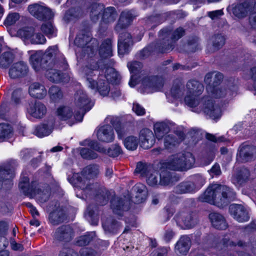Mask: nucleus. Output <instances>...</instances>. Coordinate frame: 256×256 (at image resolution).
<instances>
[{"label": "nucleus", "instance_id": "nucleus-1", "mask_svg": "<svg viewBox=\"0 0 256 256\" xmlns=\"http://www.w3.org/2000/svg\"><path fill=\"white\" fill-rule=\"evenodd\" d=\"M236 196V192L232 188L226 185L214 184L210 185L199 199L201 202L223 208L234 200Z\"/></svg>", "mask_w": 256, "mask_h": 256}, {"label": "nucleus", "instance_id": "nucleus-2", "mask_svg": "<svg viewBox=\"0 0 256 256\" xmlns=\"http://www.w3.org/2000/svg\"><path fill=\"white\" fill-rule=\"evenodd\" d=\"M73 184L75 187L79 188L84 192L88 194L90 191L95 195V200L98 204L104 206L108 202L110 196L114 195V192H110L103 186H100L97 184H86L84 178L78 174H74L72 178Z\"/></svg>", "mask_w": 256, "mask_h": 256}, {"label": "nucleus", "instance_id": "nucleus-3", "mask_svg": "<svg viewBox=\"0 0 256 256\" xmlns=\"http://www.w3.org/2000/svg\"><path fill=\"white\" fill-rule=\"evenodd\" d=\"M58 52L56 46H50L44 53L42 50L35 52L30 57L32 68L36 72L53 68Z\"/></svg>", "mask_w": 256, "mask_h": 256}, {"label": "nucleus", "instance_id": "nucleus-4", "mask_svg": "<svg viewBox=\"0 0 256 256\" xmlns=\"http://www.w3.org/2000/svg\"><path fill=\"white\" fill-rule=\"evenodd\" d=\"M195 162V158L192 153L172 155L164 162L162 168L173 170L183 171L192 166Z\"/></svg>", "mask_w": 256, "mask_h": 256}, {"label": "nucleus", "instance_id": "nucleus-5", "mask_svg": "<svg viewBox=\"0 0 256 256\" xmlns=\"http://www.w3.org/2000/svg\"><path fill=\"white\" fill-rule=\"evenodd\" d=\"M74 44L78 46L83 48V51L88 57L92 58L96 52L98 42V40L92 38L91 32L88 30H82L77 34Z\"/></svg>", "mask_w": 256, "mask_h": 256}, {"label": "nucleus", "instance_id": "nucleus-6", "mask_svg": "<svg viewBox=\"0 0 256 256\" xmlns=\"http://www.w3.org/2000/svg\"><path fill=\"white\" fill-rule=\"evenodd\" d=\"M74 103L76 107L79 109L74 115V118L77 122H81L84 114L89 111L93 106L88 96L82 90H78L74 94Z\"/></svg>", "mask_w": 256, "mask_h": 256}, {"label": "nucleus", "instance_id": "nucleus-7", "mask_svg": "<svg viewBox=\"0 0 256 256\" xmlns=\"http://www.w3.org/2000/svg\"><path fill=\"white\" fill-rule=\"evenodd\" d=\"M186 88L192 96H186L184 98V102L188 106L194 108L198 105L199 100L196 98L204 91V86L198 80H190L186 84Z\"/></svg>", "mask_w": 256, "mask_h": 256}, {"label": "nucleus", "instance_id": "nucleus-8", "mask_svg": "<svg viewBox=\"0 0 256 256\" xmlns=\"http://www.w3.org/2000/svg\"><path fill=\"white\" fill-rule=\"evenodd\" d=\"M170 31L167 28H164L160 32V39L156 43H152L155 53H164L172 50L174 48V43L170 38Z\"/></svg>", "mask_w": 256, "mask_h": 256}, {"label": "nucleus", "instance_id": "nucleus-9", "mask_svg": "<svg viewBox=\"0 0 256 256\" xmlns=\"http://www.w3.org/2000/svg\"><path fill=\"white\" fill-rule=\"evenodd\" d=\"M174 219L178 224L188 229L194 228L198 222L197 214L188 210L180 211L176 214Z\"/></svg>", "mask_w": 256, "mask_h": 256}, {"label": "nucleus", "instance_id": "nucleus-10", "mask_svg": "<svg viewBox=\"0 0 256 256\" xmlns=\"http://www.w3.org/2000/svg\"><path fill=\"white\" fill-rule=\"evenodd\" d=\"M28 10L32 16L40 20H50L54 16V13L50 8L39 4L30 5Z\"/></svg>", "mask_w": 256, "mask_h": 256}, {"label": "nucleus", "instance_id": "nucleus-11", "mask_svg": "<svg viewBox=\"0 0 256 256\" xmlns=\"http://www.w3.org/2000/svg\"><path fill=\"white\" fill-rule=\"evenodd\" d=\"M118 36V48L120 55L128 54L134 44L132 36L127 32H120Z\"/></svg>", "mask_w": 256, "mask_h": 256}, {"label": "nucleus", "instance_id": "nucleus-12", "mask_svg": "<svg viewBox=\"0 0 256 256\" xmlns=\"http://www.w3.org/2000/svg\"><path fill=\"white\" fill-rule=\"evenodd\" d=\"M203 102L204 112L213 120L218 119L222 116L220 108L214 105L213 100L210 96H204L202 99Z\"/></svg>", "mask_w": 256, "mask_h": 256}, {"label": "nucleus", "instance_id": "nucleus-13", "mask_svg": "<svg viewBox=\"0 0 256 256\" xmlns=\"http://www.w3.org/2000/svg\"><path fill=\"white\" fill-rule=\"evenodd\" d=\"M74 232L70 225H62L58 227L54 234V240L64 242H70L74 237Z\"/></svg>", "mask_w": 256, "mask_h": 256}, {"label": "nucleus", "instance_id": "nucleus-14", "mask_svg": "<svg viewBox=\"0 0 256 256\" xmlns=\"http://www.w3.org/2000/svg\"><path fill=\"white\" fill-rule=\"evenodd\" d=\"M110 207L114 214L121 216L129 210L130 204L128 200L114 196L110 200Z\"/></svg>", "mask_w": 256, "mask_h": 256}, {"label": "nucleus", "instance_id": "nucleus-15", "mask_svg": "<svg viewBox=\"0 0 256 256\" xmlns=\"http://www.w3.org/2000/svg\"><path fill=\"white\" fill-rule=\"evenodd\" d=\"M229 212L234 218L238 222H247L250 216L246 208L242 204H232L229 206Z\"/></svg>", "mask_w": 256, "mask_h": 256}, {"label": "nucleus", "instance_id": "nucleus-16", "mask_svg": "<svg viewBox=\"0 0 256 256\" xmlns=\"http://www.w3.org/2000/svg\"><path fill=\"white\" fill-rule=\"evenodd\" d=\"M29 181V178L28 176L21 178L18 186L25 196L32 197L39 194L40 190L36 188V182H32L30 184Z\"/></svg>", "mask_w": 256, "mask_h": 256}, {"label": "nucleus", "instance_id": "nucleus-17", "mask_svg": "<svg viewBox=\"0 0 256 256\" xmlns=\"http://www.w3.org/2000/svg\"><path fill=\"white\" fill-rule=\"evenodd\" d=\"M99 67V64L96 60L90 59L88 64L84 68V72L88 86L91 88H94L97 84V82L93 78V77L96 76L94 71L98 70Z\"/></svg>", "mask_w": 256, "mask_h": 256}, {"label": "nucleus", "instance_id": "nucleus-18", "mask_svg": "<svg viewBox=\"0 0 256 256\" xmlns=\"http://www.w3.org/2000/svg\"><path fill=\"white\" fill-rule=\"evenodd\" d=\"M168 169L162 168V164L160 174L159 185L168 186L172 185L179 180L180 178L174 172L168 170Z\"/></svg>", "mask_w": 256, "mask_h": 256}, {"label": "nucleus", "instance_id": "nucleus-19", "mask_svg": "<svg viewBox=\"0 0 256 256\" xmlns=\"http://www.w3.org/2000/svg\"><path fill=\"white\" fill-rule=\"evenodd\" d=\"M134 16L130 11L122 12L114 30L116 33H120L123 30L128 28L132 24Z\"/></svg>", "mask_w": 256, "mask_h": 256}, {"label": "nucleus", "instance_id": "nucleus-20", "mask_svg": "<svg viewBox=\"0 0 256 256\" xmlns=\"http://www.w3.org/2000/svg\"><path fill=\"white\" fill-rule=\"evenodd\" d=\"M28 72V68L24 62L14 63L9 70V76L12 78H22L26 76Z\"/></svg>", "mask_w": 256, "mask_h": 256}, {"label": "nucleus", "instance_id": "nucleus-21", "mask_svg": "<svg viewBox=\"0 0 256 256\" xmlns=\"http://www.w3.org/2000/svg\"><path fill=\"white\" fill-rule=\"evenodd\" d=\"M14 168L10 166H0V190L3 184H11L12 180L14 176Z\"/></svg>", "mask_w": 256, "mask_h": 256}, {"label": "nucleus", "instance_id": "nucleus-22", "mask_svg": "<svg viewBox=\"0 0 256 256\" xmlns=\"http://www.w3.org/2000/svg\"><path fill=\"white\" fill-rule=\"evenodd\" d=\"M140 138L141 140V146L145 149L150 148L155 143L154 136L152 132L148 128H143L140 131Z\"/></svg>", "mask_w": 256, "mask_h": 256}, {"label": "nucleus", "instance_id": "nucleus-23", "mask_svg": "<svg viewBox=\"0 0 256 256\" xmlns=\"http://www.w3.org/2000/svg\"><path fill=\"white\" fill-rule=\"evenodd\" d=\"M144 88H150L153 91L160 90L164 85L163 80L158 76H150L144 78L142 81Z\"/></svg>", "mask_w": 256, "mask_h": 256}, {"label": "nucleus", "instance_id": "nucleus-24", "mask_svg": "<svg viewBox=\"0 0 256 256\" xmlns=\"http://www.w3.org/2000/svg\"><path fill=\"white\" fill-rule=\"evenodd\" d=\"M97 138L100 141L105 142H110L114 138L112 128L110 125H104L97 131Z\"/></svg>", "mask_w": 256, "mask_h": 256}, {"label": "nucleus", "instance_id": "nucleus-25", "mask_svg": "<svg viewBox=\"0 0 256 256\" xmlns=\"http://www.w3.org/2000/svg\"><path fill=\"white\" fill-rule=\"evenodd\" d=\"M256 152V148L254 146L242 144L239 148L238 156L242 162H246L253 158L254 154Z\"/></svg>", "mask_w": 256, "mask_h": 256}, {"label": "nucleus", "instance_id": "nucleus-26", "mask_svg": "<svg viewBox=\"0 0 256 256\" xmlns=\"http://www.w3.org/2000/svg\"><path fill=\"white\" fill-rule=\"evenodd\" d=\"M28 112L32 116L40 118L46 114V108L41 102L35 101L29 104Z\"/></svg>", "mask_w": 256, "mask_h": 256}, {"label": "nucleus", "instance_id": "nucleus-27", "mask_svg": "<svg viewBox=\"0 0 256 256\" xmlns=\"http://www.w3.org/2000/svg\"><path fill=\"white\" fill-rule=\"evenodd\" d=\"M46 76L49 80L53 82H66L69 80L70 78L66 74H64L60 70L56 68L46 70Z\"/></svg>", "mask_w": 256, "mask_h": 256}, {"label": "nucleus", "instance_id": "nucleus-28", "mask_svg": "<svg viewBox=\"0 0 256 256\" xmlns=\"http://www.w3.org/2000/svg\"><path fill=\"white\" fill-rule=\"evenodd\" d=\"M191 245L190 237L184 235L182 236L175 245L174 250L177 254L186 256L188 253Z\"/></svg>", "mask_w": 256, "mask_h": 256}, {"label": "nucleus", "instance_id": "nucleus-29", "mask_svg": "<svg viewBox=\"0 0 256 256\" xmlns=\"http://www.w3.org/2000/svg\"><path fill=\"white\" fill-rule=\"evenodd\" d=\"M209 219L212 226L216 229L220 230H226L228 224L224 216L220 213L213 212L209 214Z\"/></svg>", "mask_w": 256, "mask_h": 256}, {"label": "nucleus", "instance_id": "nucleus-30", "mask_svg": "<svg viewBox=\"0 0 256 256\" xmlns=\"http://www.w3.org/2000/svg\"><path fill=\"white\" fill-rule=\"evenodd\" d=\"M118 16V12L114 6L104 8L100 22L102 24H110L115 21Z\"/></svg>", "mask_w": 256, "mask_h": 256}, {"label": "nucleus", "instance_id": "nucleus-31", "mask_svg": "<svg viewBox=\"0 0 256 256\" xmlns=\"http://www.w3.org/2000/svg\"><path fill=\"white\" fill-rule=\"evenodd\" d=\"M29 94L32 96L38 99L44 98L47 94L44 86L38 82H34L29 87Z\"/></svg>", "mask_w": 256, "mask_h": 256}, {"label": "nucleus", "instance_id": "nucleus-32", "mask_svg": "<svg viewBox=\"0 0 256 256\" xmlns=\"http://www.w3.org/2000/svg\"><path fill=\"white\" fill-rule=\"evenodd\" d=\"M224 78L223 74L220 72L214 71L208 72L205 76L204 81L207 86H218Z\"/></svg>", "mask_w": 256, "mask_h": 256}, {"label": "nucleus", "instance_id": "nucleus-33", "mask_svg": "<svg viewBox=\"0 0 256 256\" xmlns=\"http://www.w3.org/2000/svg\"><path fill=\"white\" fill-rule=\"evenodd\" d=\"M206 90L211 97L216 98H222L226 96H231L232 92L224 87H214L212 86H206Z\"/></svg>", "mask_w": 256, "mask_h": 256}, {"label": "nucleus", "instance_id": "nucleus-34", "mask_svg": "<svg viewBox=\"0 0 256 256\" xmlns=\"http://www.w3.org/2000/svg\"><path fill=\"white\" fill-rule=\"evenodd\" d=\"M104 8V5L102 3L93 2L89 7L90 20L94 22H96L101 18Z\"/></svg>", "mask_w": 256, "mask_h": 256}, {"label": "nucleus", "instance_id": "nucleus-35", "mask_svg": "<svg viewBox=\"0 0 256 256\" xmlns=\"http://www.w3.org/2000/svg\"><path fill=\"white\" fill-rule=\"evenodd\" d=\"M196 186L194 183L190 182H182L174 187L173 192L176 194H182L191 193L194 192Z\"/></svg>", "mask_w": 256, "mask_h": 256}, {"label": "nucleus", "instance_id": "nucleus-36", "mask_svg": "<svg viewBox=\"0 0 256 256\" xmlns=\"http://www.w3.org/2000/svg\"><path fill=\"white\" fill-rule=\"evenodd\" d=\"M250 176L249 170L246 168H242L234 176V182L236 184L242 186L250 180Z\"/></svg>", "mask_w": 256, "mask_h": 256}, {"label": "nucleus", "instance_id": "nucleus-37", "mask_svg": "<svg viewBox=\"0 0 256 256\" xmlns=\"http://www.w3.org/2000/svg\"><path fill=\"white\" fill-rule=\"evenodd\" d=\"M99 54L102 58H107L112 55V42L111 39L106 38L102 43L98 50Z\"/></svg>", "mask_w": 256, "mask_h": 256}, {"label": "nucleus", "instance_id": "nucleus-38", "mask_svg": "<svg viewBox=\"0 0 256 256\" xmlns=\"http://www.w3.org/2000/svg\"><path fill=\"white\" fill-rule=\"evenodd\" d=\"M83 16V12L80 7L72 8L65 12L63 17V20L68 23L71 20L78 18Z\"/></svg>", "mask_w": 256, "mask_h": 256}, {"label": "nucleus", "instance_id": "nucleus-39", "mask_svg": "<svg viewBox=\"0 0 256 256\" xmlns=\"http://www.w3.org/2000/svg\"><path fill=\"white\" fill-rule=\"evenodd\" d=\"M66 218V214L62 209H56L51 212L49 215V220L53 225H58L62 223Z\"/></svg>", "mask_w": 256, "mask_h": 256}, {"label": "nucleus", "instance_id": "nucleus-40", "mask_svg": "<svg viewBox=\"0 0 256 256\" xmlns=\"http://www.w3.org/2000/svg\"><path fill=\"white\" fill-rule=\"evenodd\" d=\"M15 58L14 54L11 51H6L0 55V68H8L13 62Z\"/></svg>", "mask_w": 256, "mask_h": 256}, {"label": "nucleus", "instance_id": "nucleus-41", "mask_svg": "<svg viewBox=\"0 0 256 256\" xmlns=\"http://www.w3.org/2000/svg\"><path fill=\"white\" fill-rule=\"evenodd\" d=\"M250 5L247 2H244L236 4L233 8L234 14L238 18H243L246 16L248 10L249 11Z\"/></svg>", "mask_w": 256, "mask_h": 256}, {"label": "nucleus", "instance_id": "nucleus-42", "mask_svg": "<svg viewBox=\"0 0 256 256\" xmlns=\"http://www.w3.org/2000/svg\"><path fill=\"white\" fill-rule=\"evenodd\" d=\"M170 130L169 126L165 122H157L154 125V132L156 137L162 139Z\"/></svg>", "mask_w": 256, "mask_h": 256}, {"label": "nucleus", "instance_id": "nucleus-43", "mask_svg": "<svg viewBox=\"0 0 256 256\" xmlns=\"http://www.w3.org/2000/svg\"><path fill=\"white\" fill-rule=\"evenodd\" d=\"M99 170L96 164H90L85 167L82 172L81 174L86 179L93 178L98 174Z\"/></svg>", "mask_w": 256, "mask_h": 256}, {"label": "nucleus", "instance_id": "nucleus-44", "mask_svg": "<svg viewBox=\"0 0 256 256\" xmlns=\"http://www.w3.org/2000/svg\"><path fill=\"white\" fill-rule=\"evenodd\" d=\"M96 236L94 232H88L86 234L80 236L76 239V244L80 246L88 245Z\"/></svg>", "mask_w": 256, "mask_h": 256}, {"label": "nucleus", "instance_id": "nucleus-45", "mask_svg": "<svg viewBox=\"0 0 256 256\" xmlns=\"http://www.w3.org/2000/svg\"><path fill=\"white\" fill-rule=\"evenodd\" d=\"M132 190L136 192V202H142L146 199V186L142 184H136L132 188Z\"/></svg>", "mask_w": 256, "mask_h": 256}, {"label": "nucleus", "instance_id": "nucleus-46", "mask_svg": "<svg viewBox=\"0 0 256 256\" xmlns=\"http://www.w3.org/2000/svg\"><path fill=\"white\" fill-rule=\"evenodd\" d=\"M211 42L212 46V51L214 52L221 48L225 44L226 39L221 34H216L212 36Z\"/></svg>", "mask_w": 256, "mask_h": 256}, {"label": "nucleus", "instance_id": "nucleus-47", "mask_svg": "<svg viewBox=\"0 0 256 256\" xmlns=\"http://www.w3.org/2000/svg\"><path fill=\"white\" fill-rule=\"evenodd\" d=\"M57 116L63 120H66L74 116L72 110L70 108L66 106H60L56 110Z\"/></svg>", "mask_w": 256, "mask_h": 256}, {"label": "nucleus", "instance_id": "nucleus-48", "mask_svg": "<svg viewBox=\"0 0 256 256\" xmlns=\"http://www.w3.org/2000/svg\"><path fill=\"white\" fill-rule=\"evenodd\" d=\"M52 130V128L47 124H42L36 127L34 134L38 137L42 138L49 135Z\"/></svg>", "mask_w": 256, "mask_h": 256}, {"label": "nucleus", "instance_id": "nucleus-49", "mask_svg": "<svg viewBox=\"0 0 256 256\" xmlns=\"http://www.w3.org/2000/svg\"><path fill=\"white\" fill-rule=\"evenodd\" d=\"M120 226V222L114 220L102 224V227L106 232L113 234L116 233Z\"/></svg>", "mask_w": 256, "mask_h": 256}, {"label": "nucleus", "instance_id": "nucleus-50", "mask_svg": "<svg viewBox=\"0 0 256 256\" xmlns=\"http://www.w3.org/2000/svg\"><path fill=\"white\" fill-rule=\"evenodd\" d=\"M13 136V128L11 125L6 123L0 124V138H9Z\"/></svg>", "mask_w": 256, "mask_h": 256}, {"label": "nucleus", "instance_id": "nucleus-51", "mask_svg": "<svg viewBox=\"0 0 256 256\" xmlns=\"http://www.w3.org/2000/svg\"><path fill=\"white\" fill-rule=\"evenodd\" d=\"M164 21V19L160 14L150 16L146 20V28L148 29L154 28Z\"/></svg>", "mask_w": 256, "mask_h": 256}, {"label": "nucleus", "instance_id": "nucleus-52", "mask_svg": "<svg viewBox=\"0 0 256 256\" xmlns=\"http://www.w3.org/2000/svg\"><path fill=\"white\" fill-rule=\"evenodd\" d=\"M50 100L54 102H58L63 97V92L60 88L56 86H52L48 90Z\"/></svg>", "mask_w": 256, "mask_h": 256}, {"label": "nucleus", "instance_id": "nucleus-53", "mask_svg": "<svg viewBox=\"0 0 256 256\" xmlns=\"http://www.w3.org/2000/svg\"><path fill=\"white\" fill-rule=\"evenodd\" d=\"M68 65L64 56L58 52L57 58L54 62L53 68H58L60 71L66 70L68 68Z\"/></svg>", "mask_w": 256, "mask_h": 256}, {"label": "nucleus", "instance_id": "nucleus-54", "mask_svg": "<svg viewBox=\"0 0 256 256\" xmlns=\"http://www.w3.org/2000/svg\"><path fill=\"white\" fill-rule=\"evenodd\" d=\"M34 30L32 27H25L18 31V34L24 40L31 41V38L34 33Z\"/></svg>", "mask_w": 256, "mask_h": 256}, {"label": "nucleus", "instance_id": "nucleus-55", "mask_svg": "<svg viewBox=\"0 0 256 256\" xmlns=\"http://www.w3.org/2000/svg\"><path fill=\"white\" fill-rule=\"evenodd\" d=\"M138 140L134 136H128L124 141L125 147L129 150H136L138 144Z\"/></svg>", "mask_w": 256, "mask_h": 256}, {"label": "nucleus", "instance_id": "nucleus-56", "mask_svg": "<svg viewBox=\"0 0 256 256\" xmlns=\"http://www.w3.org/2000/svg\"><path fill=\"white\" fill-rule=\"evenodd\" d=\"M198 38L196 36L190 37L187 43L184 45L186 50L188 52H194L198 50Z\"/></svg>", "mask_w": 256, "mask_h": 256}, {"label": "nucleus", "instance_id": "nucleus-57", "mask_svg": "<svg viewBox=\"0 0 256 256\" xmlns=\"http://www.w3.org/2000/svg\"><path fill=\"white\" fill-rule=\"evenodd\" d=\"M41 30L49 38L56 36V30L50 22L42 24L41 26Z\"/></svg>", "mask_w": 256, "mask_h": 256}, {"label": "nucleus", "instance_id": "nucleus-58", "mask_svg": "<svg viewBox=\"0 0 256 256\" xmlns=\"http://www.w3.org/2000/svg\"><path fill=\"white\" fill-rule=\"evenodd\" d=\"M154 46L152 44L148 45L146 48H144L139 52L137 53L136 56L138 58L144 59L149 56L152 53L155 52Z\"/></svg>", "mask_w": 256, "mask_h": 256}, {"label": "nucleus", "instance_id": "nucleus-59", "mask_svg": "<svg viewBox=\"0 0 256 256\" xmlns=\"http://www.w3.org/2000/svg\"><path fill=\"white\" fill-rule=\"evenodd\" d=\"M82 157L86 160H93L98 158V154L94 150L88 148H82L80 151Z\"/></svg>", "mask_w": 256, "mask_h": 256}, {"label": "nucleus", "instance_id": "nucleus-60", "mask_svg": "<svg viewBox=\"0 0 256 256\" xmlns=\"http://www.w3.org/2000/svg\"><path fill=\"white\" fill-rule=\"evenodd\" d=\"M178 143L177 138L173 134H168L165 136L164 145L165 148L170 150Z\"/></svg>", "mask_w": 256, "mask_h": 256}, {"label": "nucleus", "instance_id": "nucleus-61", "mask_svg": "<svg viewBox=\"0 0 256 256\" xmlns=\"http://www.w3.org/2000/svg\"><path fill=\"white\" fill-rule=\"evenodd\" d=\"M128 67L130 72L133 74H138L141 70L142 64V62L138 61H134L128 63Z\"/></svg>", "mask_w": 256, "mask_h": 256}, {"label": "nucleus", "instance_id": "nucleus-62", "mask_svg": "<svg viewBox=\"0 0 256 256\" xmlns=\"http://www.w3.org/2000/svg\"><path fill=\"white\" fill-rule=\"evenodd\" d=\"M248 23L250 28L256 30V2L252 8L249 10Z\"/></svg>", "mask_w": 256, "mask_h": 256}, {"label": "nucleus", "instance_id": "nucleus-63", "mask_svg": "<svg viewBox=\"0 0 256 256\" xmlns=\"http://www.w3.org/2000/svg\"><path fill=\"white\" fill-rule=\"evenodd\" d=\"M170 250L169 246H160L152 250L149 256H168Z\"/></svg>", "mask_w": 256, "mask_h": 256}, {"label": "nucleus", "instance_id": "nucleus-64", "mask_svg": "<svg viewBox=\"0 0 256 256\" xmlns=\"http://www.w3.org/2000/svg\"><path fill=\"white\" fill-rule=\"evenodd\" d=\"M170 32V38L172 40L174 43L180 38H182L184 34V30L182 28H176L174 31L172 32V30L170 28H167Z\"/></svg>", "mask_w": 256, "mask_h": 256}]
</instances>
